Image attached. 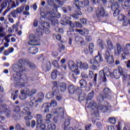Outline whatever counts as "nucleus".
Segmentation results:
<instances>
[{
	"label": "nucleus",
	"mask_w": 130,
	"mask_h": 130,
	"mask_svg": "<svg viewBox=\"0 0 130 130\" xmlns=\"http://www.w3.org/2000/svg\"><path fill=\"white\" fill-rule=\"evenodd\" d=\"M89 78H92L94 77V82H96L97 81V74H95L94 76V73L92 72V71H89Z\"/></svg>",
	"instance_id": "obj_33"
},
{
	"label": "nucleus",
	"mask_w": 130,
	"mask_h": 130,
	"mask_svg": "<svg viewBox=\"0 0 130 130\" xmlns=\"http://www.w3.org/2000/svg\"><path fill=\"white\" fill-rule=\"evenodd\" d=\"M13 118L16 121H17V120H20L21 118V114H20V113H15L13 114Z\"/></svg>",
	"instance_id": "obj_28"
},
{
	"label": "nucleus",
	"mask_w": 130,
	"mask_h": 130,
	"mask_svg": "<svg viewBox=\"0 0 130 130\" xmlns=\"http://www.w3.org/2000/svg\"><path fill=\"white\" fill-rule=\"evenodd\" d=\"M42 15V16L40 17L41 21H44L45 20V18H48V19H52V18H54L55 17V14L54 13H53L50 11H46L44 15Z\"/></svg>",
	"instance_id": "obj_8"
},
{
	"label": "nucleus",
	"mask_w": 130,
	"mask_h": 130,
	"mask_svg": "<svg viewBox=\"0 0 130 130\" xmlns=\"http://www.w3.org/2000/svg\"><path fill=\"white\" fill-rule=\"evenodd\" d=\"M98 111H101L102 112L105 113L108 111V107L104 105H99L97 108Z\"/></svg>",
	"instance_id": "obj_17"
},
{
	"label": "nucleus",
	"mask_w": 130,
	"mask_h": 130,
	"mask_svg": "<svg viewBox=\"0 0 130 130\" xmlns=\"http://www.w3.org/2000/svg\"><path fill=\"white\" fill-rule=\"evenodd\" d=\"M53 114L54 115H57L59 117H63L64 115V109L59 107L56 110L53 111Z\"/></svg>",
	"instance_id": "obj_12"
},
{
	"label": "nucleus",
	"mask_w": 130,
	"mask_h": 130,
	"mask_svg": "<svg viewBox=\"0 0 130 130\" xmlns=\"http://www.w3.org/2000/svg\"><path fill=\"white\" fill-rule=\"evenodd\" d=\"M108 15V13H107V12L105 11V10H104L103 6L101 5L99 12H96V17L98 18H100V17H106V16Z\"/></svg>",
	"instance_id": "obj_11"
},
{
	"label": "nucleus",
	"mask_w": 130,
	"mask_h": 130,
	"mask_svg": "<svg viewBox=\"0 0 130 130\" xmlns=\"http://www.w3.org/2000/svg\"><path fill=\"white\" fill-rule=\"evenodd\" d=\"M8 4L9 5V0H4L0 6L1 9H6L8 6Z\"/></svg>",
	"instance_id": "obj_32"
},
{
	"label": "nucleus",
	"mask_w": 130,
	"mask_h": 130,
	"mask_svg": "<svg viewBox=\"0 0 130 130\" xmlns=\"http://www.w3.org/2000/svg\"><path fill=\"white\" fill-rule=\"evenodd\" d=\"M20 93L22 96L20 95L19 98L21 100H24V99H26V96H32V95L36 94L37 89H34L30 90L29 88H25L24 89L21 90Z\"/></svg>",
	"instance_id": "obj_3"
},
{
	"label": "nucleus",
	"mask_w": 130,
	"mask_h": 130,
	"mask_svg": "<svg viewBox=\"0 0 130 130\" xmlns=\"http://www.w3.org/2000/svg\"><path fill=\"white\" fill-rule=\"evenodd\" d=\"M96 126L99 129H102V124L100 122H98L96 123Z\"/></svg>",
	"instance_id": "obj_62"
},
{
	"label": "nucleus",
	"mask_w": 130,
	"mask_h": 130,
	"mask_svg": "<svg viewBox=\"0 0 130 130\" xmlns=\"http://www.w3.org/2000/svg\"><path fill=\"white\" fill-rule=\"evenodd\" d=\"M51 114H48L46 115V119H45L46 123H49L50 122V119H51Z\"/></svg>",
	"instance_id": "obj_47"
},
{
	"label": "nucleus",
	"mask_w": 130,
	"mask_h": 130,
	"mask_svg": "<svg viewBox=\"0 0 130 130\" xmlns=\"http://www.w3.org/2000/svg\"><path fill=\"white\" fill-rule=\"evenodd\" d=\"M68 92L70 94H74L76 93V87L73 85L70 84L68 86Z\"/></svg>",
	"instance_id": "obj_21"
},
{
	"label": "nucleus",
	"mask_w": 130,
	"mask_h": 130,
	"mask_svg": "<svg viewBox=\"0 0 130 130\" xmlns=\"http://www.w3.org/2000/svg\"><path fill=\"white\" fill-rule=\"evenodd\" d=\"M43 108H49L50 106V103H45L42 105Z\"/></svg>",
	"instance_id": "obj_58"
},
{
	"label": "nucleus",
	"mask_w": 130,
	"mask_h": 130,
	"mask_svg": "<svg viewBox=\"0 0 130 130\" xmlns=\"http://www.w3.org/2000/svg\"><path fill=\"white\" fill-rule=\"evenodd\" d=\"M76 32H78L80 35L84 36V29H76Z\"/></svg>",
	"instance_id": "obj_63"
},
{
	"label": "nucleus",
	"mask_w": 130,
	"mask_h": 130,
	"mask_svg": "<svg viewBox=\"0 0 130 130\" xmlns=\"http://www.w3.org/2000/svg\"><path fill=\"white\" fill-rule=\"evenodd\" d=\"M60 73L58 72L57 69L54 70L51 74V77L53 80H55L57 77V75H60Z\"/></svg>",
	"instance_id": "obj_24"
},
{
	"label": "nucleus",
	"mask_w": 130,
	"mask_h": 130,
	"mask_svg": "<svg viewBox=\"0 0 130 130\" xmlns=\"http://www.w3.org/2000/svg\"><path fill=\"white\" fill-rule=\"evenodd\" d=\"M19 13L17 12V10H13L11 12V16L14 18H16L18 17V14Z\"/></svg>",
	"instance_id": "obj_40"
},
{
	"label": "nucleus",
	"mask_w": 130,
	"mask_h": 130,
	"mask_svg": "<svg viewBox=\"0 0 130 130\" xmlns=\"http://www.w3.org/2000/svg\"><path fill=\"white\" fill-rule=\"evenodd\" d=\"M11 36H12V35H9L8 36L5 37L4 39L7 43H10V37H11Z\"/></svg>",
	"instance_id": "obj_61"
},
{
	"label": "nucleus",
	"mask_w": 130,
	"mask_h": 130,
	"mask_svg": "<svg viewBox=\"0 0 130 130\" xmlns=\"http://www.w3.org/2000/svg\"><path fill=\"white\" fill-rule=\"evenodd\" d=\"M68 68L74 73L75 75H80V71H79V67L78 64H76L74 61H70L68 63Z\"/></svg>",
	"instance_id": "obj_5"
},
{
	"label": "nucleus",
	"mask_w": 130,
	"mask_h": 130,
	"mask_svg": "<svg viewBox=\"0 0 130 130\" xmlns=\"http://www.w3.org/2000/svg\"><path fill=\"white\" fill-rule=\"evenodd\" d=\"M11 98L13 99V100H16V99L18 97L17 93L19 92V90L14 91L13 89H11Z\"/></svg>",
	"instance_id": "obj_26"
},
{
	"label": "nucleus",
	"mask_w": 130,
	"mask_h": 130,
	"mask_svg": "<svg viewBox=\"0 0 130 130\" xmlns=\"http://www.w3.org/2000/svg\"><path fill=\"white\" fill-rule=\"evenodd\" d=\"M28 52L31 54H36L38 52V49H29Z\"/></svg>",
	"instance_id": "obj_51"
},
{
	"label": "nucleus",
	"mask_w": 130,
	"mask_h": 130,
	"mask_svg": "<svg viewBox=\"0 0 130 130\" xmlns=\"http://www.w3.org/2000/svg\"><path fill=\"white\" fill-rule=\"evenodd\" d=\"M118 20L119 21H123V25L124 26H127L128 25V21H127V18L123 15H120L118 17Z\"/></svg>",
	"instance_id": "obj_14"
},
{
	"label": "nucleus",
	"mask_w": 130,
	"mask_h": 130,
	"mask_svg": "<svg viewBox=\"0 0 130 130\" xmlns=\"http://www.w3.org/2000/svg\"><path fill=\"white\" fill-rule=\"evenodd\" d=\"M15 129L16 130H23V127L21 126V124L18 123L15 124Z\"/></svg>",
	"instance_id": "obj_50"
},
{
	"label": "nucleus",
	"mask_w": 130,
	"mask_h": 130,
	"mask_svg": "<svg viewBox=\"0 0 130 130\" xmlns=\"http://www.w3.org/2000/svg\"><path fill=\"white\" fill-rule=\"evenodd\" d=\"M98 44L101 48H103V41L102 40L99 39L98 41Z\"/></svg>",
	"instance_id": "obj_57"
},
{
	"label": "nucleus",
	"mask_w": 130,
	"mask_h": 130,
	"mask_svg": "<svg viewBox=\"0 0 130 130\" xmlns=\"http://www.w3.org/2000/svg\"><path fill=\"white\" fill-rule=\"evenodd\" d=\"M47 3L48 6H50V7H52V6H53L54 9H53V11L54 13H56L57 12V5L56 4H54V1L53 0H47Z\"/></svg>",
	"instance_id": "obj_15"
},
{
	"label": "nucleus",
	"mask_w": 130,
	"mask_h": 130,
	"mask_svg": "<svg viewBox=\"0 0 130 130\" xmlns=\"http://www.w3.org/2000/svg\"><path fill=\"white\" fill-rule=\"evenodd\" d=\"M19 62L20 65L14 64L12 66V70L13 72L16 73V75H13L12 78L16 82H19L22 77V74L25 73L26 68L22 66V64H27L30 69L34 70L36 68V66L34 63H32L28 60H25L22 59L19 60Z\"/></svg>",
	"instance_id": "obj_2"
},
{
	"label": "nucleus",
	"mask_w": 130,
	"mask_h": 130,
	"mask_svg": "<svg viewBox=\"0 0 130 130\" xmlns=\"http://www.w3.org/2000/svg\"><path fill=\"white\" fill-rule=\"evenodd\" d=\"M61 9L63 12L66 13H68V11H69L70 12L72 11V7H71L70 6H67V7H62Z\"/></svg>",
	"instance_id": "obj_41"
},
{
	"label": "nucleus",
	"mask_w": 130,
	"mask_h": 130,
	"mask_svg": "<svg viewBox=\"0 0 130 130\" xmlns=\"http://www.w3.org/2000/svg\"><path fill=\"white\" fill-rule=\"evenodd\" d=\"M111 9L114 12V17H117L119 15V13H120V6L119 4L117 2L113 3L111 6Z\"/></svg>",
	"instance_id": "obj_6"
},
{
	"label": "nucleus",
	"mask_w": 130,
	"mask_h": 130,
	"mask_svg": "<svg viewBox=\"0 0 130 130\" xmlns=\"http://www.w3.org/2000/svg\"><path fill=\"white\" fill-rule=\"evenodd\" d=\"M123 9H126L125 8H128L130 6V0H127L125 1L124 5H121Z\"/></svg>",
	"instance_id": "obj_38"
},
{
	"label": "nucleus",
	"mask_w": 130,
	"mask_h": 130,
	"mask_svg": "<svg viewBox=\"0 0 130 130\" xmlns=\"http://www.w3.org/2000/svg\"><path fill=\"white\" fill-rule=\"evenodd\" d=\"M77 67L79 69H82L83 70H87L88 63L87 62L83 63L81 61H77Z\"/></svg>",
	"instance_id": "obj_16"
},
{
	"label": "nucleus",
	"mask_w": 130,
	"mask_h": 130,
	"mask_svg": "<svg viewBox=\"0 0 130 130\" xmlns=\"http://www.w3.org/2000/svg\"><path fill=\"white\" fill-rule=\"evenodd\" d=\"M53 96H54V94L52 93V92H50L47 94L46 97V98H47V99H51V98H52Z\"/></svg>",
	"instance_id": "obj_54"
},
{
	"label": "nucleus",
	"mask_w": 130,
	"mask_h": 130,
	"mask_svg": "<svg viewBox=\"0 0 130 130\" xmlns=\"http://www.w3.org/2000/svg\"><path fill=\"white\" fill-rule=\"evenodd\" d=\"M38 99L35 101L36 103H40V102H42V100H43V98H44V94L42 92H39L37 95Z\"/></svg>",
	"instance_id": "obj_20"
},
{
	"label": "nucleus",
	"mask_w": 130,
	"mask_h": 130,
	"mask_svg": "<svg viewBox=\"0 0 130 130\" xmlns=\"http://www.w3.org/2000/svg\"><path fill=\"white\" fill-rule=\"evenodd\" d=\"M49 26L45 23H42L39 28L36 29V35H29L28 45L31 46H37L40 45V37L42 36V33L44 32L46 34H49L50 30L48 29Z\"/></svg>",
	"instance_id": "obj_1"
},
{
	"label": "nucleus",
	"mask_w": 130,
	"mask_h": 130,
	"mask_svg": "<svg viewBox=\"0 0 130 130\" xmlns=\"http://www.w3.org/2000/svg\"><path fill=\"white\" fill-rule=\"evenodd\" d=\"M99 76L103 79V82H107V79H106V77L111 76V73L109 71L104 72V71L101 70L99 72Z\"/></svg>",
	"instance_id": "obj_10"
},
{
	"label": "nucleus",
	"mask_w": 130,
	"mask_h": 130,
	"mask_svg": "<svg viewBox=\"0 0 130 130\" xmlns=\"http://www.w3.org/2000/svg\"><path fill=\"white\" fill-rule=\"evenodd\" d=\"M70 124H71V118H68L65 120L64 129H66V128L68 127Z\"/></svg>",
	"instance_id": "obj_35"
},
{
	"label": "nucleus",
	"mask_w": 130,
	"mask_h": 130,
	"mask_svg": "<svg viewBox=\"0 0 130 130\" xmlns=\"http://www.w3.org/2000/svg\"><path fill=\"white\" fill-rule=\"evenodd\" d=\"M107 43L109 47V49H112L113 48V45L112 44V42H111V41H110V40H108L107 41Z\"/></svg>",
	"instance_id": "obj_48"
},
{
	"label": "nucleus",
	"mask_w": 130,
	"mask_h": 130,
	"mask_svg": "<svg viewBox=\"0 0 130 130\" xmlns=\"http://www.w3.org/2000/svg\"><path fill=\"white\" fill-rule=\"evenodd\" d=\"M106 59L108 63H109L110 64H112V63L114 62V59H113L112 56H110V57L107 58Z\"/></svg>",
	"instance_id": "obj_34"
},
{
	"label": "nucleus",
	"mask_w": 130,
	"mask_h": 130,
	"mask_svg": "<svg viewBox=\"0 0 130 130\" xmlns=\"http://www.w3.org/2000/svg\"><path fill=\"white\" fill-rule=\"evenodd\" d=\"M104 93H103L104 95L107 99H110L111 98V94H112V91L111 89L109 88L106 87L103 89Z\"/></svg>",
	"instance_id": "obj_13"
},
{
	"label": "nucleus",
	"mask_w": 130,
	"mask_h": 130,
	"mask_svg": "<svg viewBox=\"0 0 130 130\" xmlns=\"http://www.w3.org/2000/svg\"><path fill=\"white\" fill-rule=\"evenodd\" d=\"M24 9H25V5H22L21 7L17 8L16 10L18 14H21L22 12L24 11Z\"/></svg>",
	"instance_id": "obj_36"
},
{
	"label": "nucleus",
	"mask_w": 130,
	"mask_h": 130,
	"mask_svg": "<svg viewBox=\"0 0 130 130\" xmlns=\"http://www.w3.org/2000/svg\"><path fill=\"white\" fill-rule=\"evenodd\" d=\"M79 84L81 88H86L87 87V81L84 79L80 80Z\"/></svg>",
	"instance_id": "obj_31"
},
{
	"label": "nucleus",
	"mask_w": 130,
	"mask_h": 130,
	"mask_svg": "<svg viewBox=\"0 0 130 130\" xmlns=\"http://www.w3.org/2000/svg\"><path fill=\"white\" fill-rule=\"evenodd\" d=\"M0 109H1L0 111L1 112H5L7 117H10L11 116V110H8L7 107H2L0 108Z\"/></svg>",
	"instance_id": "obj_18"
},
{
	"label": "nucleus",
	"mask_w": 130,
	"mask_h": 130,
	"mask_svg": "<svg viewBox=\"0 0 130 130\" xmlns=\"http://www.w3.org/2000/svg\"><path fill=\"white\" fill-rule=\"evenodd\" d=\"M94 97V91L92 90L89 93H88L87 95V98L86 99L87 101H89V100H91L92 98Z\"/></svg>",
	"instance_id": "obj_37"
},
{
	"label": "nucleus",
	"mask_w": 130,
	"mask_h": 130,
	"mask_svg": "<svg viewBox=\"0 0 130 130\" xmlns=\"http://www.w3.org/2000/svg\"><path fill=\"white\" fill-rule=\"evenodd\" d=\"M109 120L112 124H115V123H116V120H115V118L113 117L109 118Z\"/></svg>",
	"instance_id": "obj_55"
},
{
	"label": "nucleus",
	"mask_w": 130,
	"mask_h": 130,
	"mask_svg": "<svg viewBox=\"0 0 130 130\" xmlns=\"http://www.w3.org/2000/svg\"><path fill=\"white\" fill-rule=\"evenodd\" d=\"M75 2H78V5H76V8H77L78 10H80V8H86V7H88L89 6V4H90V2H89V0H82L79 1V0H74Z\"/></svg>",
	"instance_id": "obj_7"
},
{
	"label": "nucleus",
	"mask_w": 130,
	"mask_h": 130,
	"mask_svg": "<svg viewBox=\"0 0 130 130\" xmlns=\"http://www.w3.org/2000/svg\"><path fill=\"white\" fill-rule=\"evenodd\" d=\"M126 66L128 69H130V60L125 62Z\"/></svg>",
	"instance_id": "obj_64"
},
{
	"label": "nucleus",
	"mask_w": 130,
	"mask_h": 130,
	"mask_svg": "<svg viewBox=\"0 0 130 130\" xmlns=\"http://www.w3.org/2000/svg\"><path fill=\"white\" fill-rule=\"evenodd\" d=\"M129 54V52H125L122 54V57L123 59H126V55H128Z\"/></svg>",
	"instance_id": "obj_59"
},
{
	"label": "nucleus",
	"mask_w": 130,
	"mask_h": 130,
	"mask_svg": "<svg viewBox=\"0 0 130 130\" xmlns=\"http://www.w3.org/2000/svg\"><path fill=\"white\" fill-rule=\"evenodd\" d=\"M122 52H123V49H116L115 50V55L118 56Z\"/></svg>",
	"instance_id": "obj_46"
},
{
	"label": "nucleus",
	"mask_w": 130,
	"mask_h": 130,
	"mask_svg": "<svg viewBox=\"0 0 130 130\" xmlns=\"http://www.w3.org/2000/svg\"><path fill=\"white\" fill-rule=\"evenodd\" d=\"M23 81L25 82V83H27L28 81H34V78H31L30 77H27V76H24L23 77Z\"/></svg>",
	"instance_id": "obj_49"
},
{
	"label": "nucleus",
	"mask_w": 130,
	"mask_h": 130,
	"mask_svg": "<svg viewBox=\"0 0 130 130\" xmlns=\"http://www.w3.org/2000/svg\"><path fill=\"white\" fill-rule=\"evenodd\" d=\"M100 61H103V58L100 55L95 56L94 59H90V63L96 66V67H100L99 63Z\"/></svg>",
	"instance_id": "obj_9"
},
{
	"label": "nucleus",
	"mask_w": 130,
	"mask_h": 130,
	"mask_svg": "<svg viewBox=\"0 0 130 130\" xmlns=\"http://www.w3.org/2000/svg\"><path fill=\"white\" fill-rule=\"evenodd\" d=\"M23 114H27V115H31L32 113L30 111V109L28 107H25L22 110Z\"/></svg>",
	"instance_id": "obj_29"
},
{
	"label": "nucleus",
	"mask_w": 130,
	"mask_h": 130,
	"mask_svg": "<svg viewBox=\"0 0 130 130\" xmlns=\"http://www.w3.org/2000/svg\"><path fill=\"white\" fill-rule=\"evenodd\" d=\"M52 91V93L54 94V96H56L58 94V87H53Z\"/></svg>",
	"instance_id": "obj_45"
},
{
	"label": "nucleus",
	"mask_w": 130,
	"mask_h": 130,
	"mask_svg": "<svg viewBox=\"0 0 130 130\" xmlns=\"http://www.w3.org/2000/svg\"><path fill=\"white\" fill-rule=\"evenodd\" d=\"M113 76H114L115 79H119L120 76H123L124 78L126 77V73L123 71L122 68L118 67V70H116L113 71Z\"/></svg>",
	"instance_id": "obj_4"
},
{
	"label": "nucleus",
	"mask_w": 130,
	"mask_h": 130,
	"mask_svg": "<svg viewBox=\"0 0 130 130\" xmlns=\"http://www.w3.org/2000/svg\"><path fill=\"white\" fill-rule=\"evenodd\" d=\"M74 36L75 37V41L77 43L80 44L81 42L83 40V38L82 37L79 36L78 34H75Z\"/></svg>",
	"instance_id": "obj_27"
},
{
	"label": "nucleus",
	"mask_w": 130,
	"mask_h": 130,
	"mask_svg": "<svg viewBox=\"0 0 130 130\" xmlns=\"http://www.w3.org/2000/svg\"><path fill=\"white\" fill-rule=\"evenodd\" d=\"M14 111L16 113H19V112H20V107L19 106H15Z\"/></svg>",
	"instance_id": "obj_60"
},
{
	"label": "nucleus",
	"mask_w": 130,
	"mask_h": 130,
	"mask_svg": "<svg viewBox=\"0 0 130 130\" xmlns=\"http://www.w3.org/2000/svg\"><path fill=\"white\" fill-rule=\"evenodd\" d=\"M52 64L55 68H56V69H60V66H59V64H58V61L57 60H54L52 61Z\"/></svg>",
	"instance_id": "obj_42"
},
{
	"label": "nucleus",
	"mask_w": 130,
	"mask_h": 130,
	"mask_svg": "<svg viewBox=\"0 0 130 130\" xmlns=\"http://www.w3.org/2000/svg\"><path fill=\"white\" fill-rule=\"evenodd\" d=\"M81 15H82V12L79 11L76 13L73 14L72 15V17H73V18H75V19H76V20H78L79 19L78 16H81Z\"/></svg>",
	"instance_id": "obj_44"
},
{
	"label": "nucleus",
	"mask_w": 130,
	"mask_h": 130,
	"mask_svg": "<svg viewBox=\"0 0 130 130\" xmlns=\"http://www.w3.org/2000/svg\"><path fill=\"white\" fill-rule=\"evenodd\" d=\"M59 88H60V91L63 92H66L67 89V84H66V83L64 82H62L60 83Z\"/></svg>",
	"instance_id": "obj_25"
},
{
	"label": "nucleus",
	"mask_w": 130,
	"mask_h": 130,
	"mask_svg": "<svg viewBox=\"0 0 130 130\" xmlns=\"http://www.w3.org/2000/svg\"><path fill=\"white\" fill-rule=\"evenodd\" d=\"M86 94L83 92L80 93L78 97L79 101H80V102H82V101H84V100L86 99Z\"/></svg>",
	"instance_id": "obj_30"
},
{
	"label": "nucleus",
	"mask_w": 130,
	"mask_h": 130,
	"mask_svg": "<svg viewBox=\"0 0 130 130\" xmlns=\"http://www.w3.org/2000/svg\"><path fill=\"white\" fill-rule=\"evenodd\" d=\"M107 99L105 95L103 93L100 94L98 96L97 101L98 102H100V103H102L104 101V100H106Z\"/></svg>",
	"instance_id": "obj_22"
},
{
	"label": "nucleus",
	"mask_w": 130,
	"mask_h": 130,
	"mask_svg": "<svg viewBox=\"0 0 130 130\" xmlns=\"http://www.w3.org/2000/svg\"><path fill=\"white\" fill-rule=\"evenodd\" d=\"M57 105V102L55 100H52L51 101V103L50 104V106H52L53 107H55Z\"/></svg>",
	"instance_id": "obj_53"
},
{
	"label": "nucleus",
	"mask_w": 130,
	"mask_h": 130,
	"mask_svg": "<svg viewBox=\"0 0 130 130\" xmlns=\"http://www.w3.org/2000/svg\"><path fill=\"white\" fill-rule=\"evenodd\" d=\"M47 127L49 130H55L56 129V126L54 124H50L48 125Z\"/></svg>",
	"instance_id": "obj_43"
},
{
	"label": "nucleus",
	"mask_w": 130,
	"mask_h": 130,
	"mask_svg": "<svg viewBox=\"0 0 130 130\" xmlns=\"http://www.w3.org/2000/svg\"><path fill=\"white\" fill-rule=\"evenodd\" d=\"M36 118H37V123L38 124H42L43 122V117L42 115L39 114L36 115Z\"/></svg>",
	"instance_id": "obj_23"
},
{
	"label": "nucleus",
	"mask_w": 130,
	"mask_h": 130,
	"mask_svg": "<svg viewBox=\"0 0 130 130\" xmlns=\"http://www.w3.org/2000/svg\"><path fill=\"white\" fill-rule=\"evenodd\" d=\"M104 56H105V59H106L107 58H108V57H109L110 56H111L110 55L109 52H108V51L106 50V51H105V52L104 53Z\"/></svg>",
	"instance_id": "obj_56"
},
{
	"label": "nucleus",
	"mask_w": 130,
	"mask_h": 130,
	"mask_svg": "<svg viewBox=\"0 0 130 130\" xmlns=\"http://www.w3.org/2000/svg\"><path fill=\"white\" fill-rule=\"evenodd\" d=\"M88 106L91 108V109H94L96 107V103L93 101H91L89 103Z\"/></svg>",
	"instance_id": "obj_39"
},
{
	"label": "nucleus",
	"mask_w": 130,
	"mask_h": 130,
	"mask_svg": "<svg viewBox=\"0 0 130 130\" xmlns=\"http://www.w3.org/2000/svg\"><path fill=\"white\" fill-rule=\"evenodd\" d=\"M12 52H14V49L6 50L4 51V54L5 55H9V54L12 53Z\"/></svg>",
	"instance_id": "obj_52"
},
{
	"label": "nucleus",
	"mask_w": 130,
	"mask_h": 130,
	"mask_svg": "<svg viewBox=\"0 0 130 130\" xmlns=\"http://www.w3.org/2000/svg\"><path fill=\"white\" fill-rule=\"evenodd\" d=\"M33 118V117L31 115H28V116H25L24 117V120L25 121V124L27 125V126H30L31 125V119Z\"/></svg>",
	"instance_id": "obj_19"
}]
</instances>
